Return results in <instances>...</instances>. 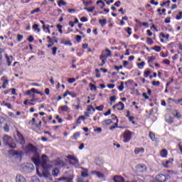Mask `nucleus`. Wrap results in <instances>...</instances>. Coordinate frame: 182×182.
<instances>
[{
    "label": "nucleus",
    "instance_id": "nucleus-1",
    "mask_svg": "<svg viewBox=\"0 0 182 182\" xmlns=\"http://www.w3.org/2000/svg\"><path fill=\"white\" fill-rule=\"evenodd\" d=\"M32 161L36 166L37 168H38V166L41 165V167H43V168H45L46 167L45 164H46L48 161V156H46V155L42 156L43 164H41V159H39V154H36L35 156L32 158Z\"/></svg>",
    "mask_w": 182,
    "mask_h": 182
},
{
    "label": "nucleus",
    "instance_id": "nucleus-2",
    "mask_svg": "<svg viewBox=\"0 0 182 182\" xmlns=\"http://www.w3.org/2000/svg\"><path fill=\"white\" fill-rule=\"evenodd\" d=\"M3 141L6 146H9V147H11V149H15L16 147V144L14 143V139L8 135L4 136Z\"/></svg>",
    "mask_w": 182,
    "mask_h": 182
},
{
    "label": "nucleus",
    "instance_id": "nucleus-3",
    "mask_svg": "<svg viewBox=\"0 0 182 182\" xmlns=\"http://www.w3.org/2000/svg\"><path fill=\"white\" fill-rule=\"evenodd\" d=\"M132 136L133 133L129 130L125 131L123 133L124 143H129V140H132Z\"/></svg>",
    "mask_w": 182,
    "mask_h": 182
},
{
    "label": "nucleus",
    "instance_id": "nucleus-4",
    "mask_svg": "<svg viewBox=\"0 0 182 182\" xmlns=\"http://www.w3.org/2000/svg\"><path fill=\"white\" fill-rule=\"evenodd\" d=\"M67 159H69L70 164L73 166H77L79 164V159L73 155H68L65 156Z\"/></svg>",
    "mask_w": 182,
    "mask_h": 182
},
{
    "label": "nucleus",
    "instance_id": "nucleus-5",
    "mask_svg": "<svg viewBox=\"0 0 182 182\" xmlns=\"http://www.w3.org/2000/svg\"><path fill=\"white\" fill-rule=\"evenodd\" d=\"M135 168L136 173H146L147 171V166L144 164H138Z\"/></svg>",
    "mask_w": 182,
    "mask_h": 182
},
{
    "label": "nucleus",
    "instance_id": "nucleus-6",
    "mask_svg": "<svg viewBox=\"0 0 182 182\" xmlns=\"http://www.w3.org/2000/svg\"><path fill=\"white\" fill-rule=\"evenodd\" d=\"M15 139L17 141V143H19L20 144H25V139L23 138V136H22V134L18 131L17 135L15 136Z\"/></svg>",
    "mask_w": 182,
    "mask_h": 182
},
{
    "label": "nucleus",
    "instance_id": "nucleus-7",
    "mask_svg": "<svg viewBox=\"0 0 182 182\" xmlns=\"http://www.w3.org/2000/svg\"><path fill=\"white\" fill-rule=\"evenodd\" d=\"M23 171H26V173H31V171L35 169V167L33 166V164L28 163L23 166Z\"/></svg>",
    "mask_w": 182,
    "mask_h": 182
},
{
    "label": "nucleus",
    "instance_id": "nucleus-8",
    "mask_svg": "<svg viewBox=\"0 0 182 182\" xmlns=\"http://www.w3.org/2000/svg\"><path fill=\"white\" fill-rule=\"evenodd\" d=\"M156 181L159 182H166L167 181V177L164 174H159L156 176Z\"/></svg>",
    "mask_w": 182,
    "mask_h": 182
},
{
    "label": "nucleus",
    "instance_id": "nucleus-9",
    "mask_svg": "<svg viewBox=\"0 0 182 182\" xmlns=\"http://www.w3.org/2000/svg\"><path fill=\"white\" fill-rule=\"evenodd\" d=\"M92 174L93 176H96L97 177H98V178H102V180H105V175L101 172L92 171Z\"/></svg>",
    "mask_w": 182,
    "mask_h": 182
},
{
    "label": "nucleus",
    "instance_id": "nucleus-10",
    "mask_svg": "<svg viewBox=\"0 0 182 182\" xmlns=\"http://www.w3.org/2000/svg\"><path fill=\"white\" fill-rule=\"evenodd\" d=\"M16 182H26V178L24 176L18 174L16 176Z\"/></svg>",
    "mask_w": 182,
    "mask_h": 182
},
{
    "label": "nucleus",
    "instance_id": "nucleus-11",
    "mask_svg": "<svg viewBox=\"0 0 182 182\" xmlns=\"http://www.w3.org/2000/svg\"><path fill=\"white\" fill-rule=\"evenodd\" d=\"M74 177H75V176L70 175L68 177L60 178L59 180H63V181H65V182H73Z\"/></svg>",
    "mask_w": 182,
    "mask_h": 182
},
{
    "label": "nucleus",
    "instance_id": "nucleus-12",
    "mask_svg": "<svg viewBox=\"0 0 182 182\" xmlns=\"http://www.w3.org/2000/svg\"><path fill=\"white\" fill-rule=\"evenodd\" d=\"M1 81L3 82V85L1 87L0 86V89H2V88L6 89V86H8V83H9L8 80L6 79V77H1Z\"/></svg>",
    "mask_w": 182,
    "mask_h": 182
},
{
    "label": "nucleus",
    "instance_id": "nucleus-13",
    "mask_svg": "<svg viewBox=\"0 0 182 182\" xmlns=\"http://www.w3.org/2000/svg\"><path fill=\"white\" fill-rule=\"evenodd\" d=\"M114 108L117 107L118 110H124V104L122 102H119L117 105L113 107Z\"/></svg>",
    "mask_w": 182,
    "mask_h": 182
},
{
    "label": "nucleus",
    "instance_id": "nucleus-14",
    "mask_svg": "<svg viewBox=\"0 0 182 182\" xmlns=\"http://www.w3.org/2000/svg\"><path fill=\"white\" fill-rule=\"evenodd\" d=\"M41 177H44V178H50V177H52V176L50 175V173H49V171H43V174H42Z\"/></svg>",
    "mask_w": 182,
    "mask_h": 182
},
{
    "label": "nucleus",
    "instance_id": "nucleus-15",
    "mask_svg": "<svg viewBox=\"0 0 182 182\" xmlns=\"http://www.w3.org/2000/svg\"><path fill=\"white\" fill-rule=\"evenodd\" d=\"M144 153V148H136L134 149L135 154H141Z\"/></svg>",
    "mask_w": 182,
    "mask_h": 182
},
{
    "label": "nucleus",
    "instance_id": "nucleus-16",
    "mask_svg": "<svg viewBox=\"0 0 182 182\" xmlns=\"http://www.w3.org/2000/svg\"><path fill=\"white\" fill-rule=\"evenodd\" d=\"M28 151H31L32 153H36V147H35L32 144H29L28 146Z\"/></svg>",
    "mask_w": 182,
    "mask_h": 182
},
{
    "label": "nucleus",
    "instance_id": "nucleus-17",
    "mask_svg": "<svg viewBox=\"0 0 182 182\" xmlns=\"http://www.w3.org/2000/svg\"><path fill=\"white\" fill-rule=\"evenodd\" d=\"M6 58L7 60L8 66H11L12 60H14V58L12 56L9 57L8 55H6Z\"/></svg>",
    "mask_w": 182,
    "mask_h": 182
},
{
    "label": "nucleus",
    "instance_id": "nucleus-18",
    "mask_svg": "<svg viewBox=\"0 0 182 182\" xmlns=\"http://www.w3.org/2000/svg\"><path fill=\"white\" fill-rule=\"evenodd\" d=\"M52 174L54 177H58V174H59V169L58 168H55L53 170Z\"/></svg>",
    "mask_w": 182,
    "mask_h": 182
},
{
    "label": "nucleus",
    "instance_id": "nucleus-19",
    "mask_svg": "<svg viewBox=\"0 0 182 182\" xmlns=\"http://www.w3.org/2000/svg\"><path fill=\"white\" fill-rule=\"evenodd\" d=\"M81 176H82V177H88L89 173H87V170L83 169L81 172Z\"/></svg>",
    "mask_w": 182,
    "mask_h": 182
},
{
    "label": "nucleus",
    "instance_id": "nucleus-20",
    "mask_svg": "<svg viewBox=\"0 0 182 182\" xmlns=\"http://www.w3.org/2000/svg\"><path fill=\"white\" fill-rule=\"evenodd\" d=\"M103 126H109L112 124V119H107L102 122Z\"/></svg>",
    "mask_w": 182,
    "mask_h": 182
},
{
    "label": "nucleus",
    "instance_id": "nucleus-21",
    "mask_svg": "<svg viewBox=\"0 0 182 182\" xmlns=\"http://www.w3.org/2000/svg\"><path fill=\"white\" fill-rule=\"evenodd\" d=\"M99 23H100L101 26H105V25L107 23V20H106V18L100 19L99 21Z\"/></svg>",
    "mask_w": 182,
    "mask_h": 182
},
{
    "label": "nucleus",
    "instance_id": "nucleus-22",
    "mask_svg": "<svg viewBox=\"0 0 182 182\" xmlns=\"http://www.w3.org/2000/svg\"><path fill=\"white\" fill-rule=\"evenodd\" d=\"M53 39L54 42H53L52 44L48 45V48H52V46H53V45H55V43H58V38H56V37H53Z\"/></svg>",
    "mask_w": 182,
    "mask_h": 182
},
{
    "label": "nucleus",
    "instance_id": "nucleus-23",
    "mask_svg": "<svg viewBox=\"0 0 182 182\" xmlns=\"http://www.w3.org/2000/svg\"><path fill=\"white\" fill-rule=\"evenodd\" d=\"M149 137L152 140V141H156V135H154V133L149 132Z\"/></svg>",
    "mask_w": 182,
    "mask_h": 182
},
{
    "label": "nucleus",
    "instance_id": "nucleus-24",
    "mask_svg": "<svg viewBox=\"0 0 182 182\" xmlns=\"http://www.w3.org/2000/svg\"><path fill=\"white\" fill-rule=\"evenodd\" d=\"M31 92H32L33 93H36L37 95H41V96H43V93H42L39 91H37L36 89H35V88H32L31 90Z\"/></svg>",
    "mask_w": 182,
    "mask_h": 182
},
{
    "label": "nucleus",
    "instance_id": "nucleus-25",
    "mask_svg": "<svg viewBox=\"0 0 182 182\" xmlns=\"http://www.w3.org/2000/svg\"><path fill=\"white\" fill-rule=\"evenodd\" d=\"M161 157H167V151L166 149H162L161 151Z\"/></svg>",
    "mask_w": 182,
    "mask_h": 182
},
{
    "label": "nucleus",
    "instance_id": "nucleus-26",
    "mask_svg": "<svg viewBox=\"0 0 182 182\" xmlns=\"http://www.w3.org/2000/svg\"><path fill=\"white\" fill-rule=\"evenodd\" d=\"M105 53H107L105 55L106 58H110V56H112V51H110V50H109L108 48L105 50Z\"/></svg>",
    "mask_w": 182,
    "mask_h": 182
},
{
    "label": "nucleus",
    "instance_id": "nucleus-27",
    "mask_svg": "<svg viewBox=\"0 0 182 182\" xmlns=\"http://www.w3.org/2000/svg\"><path fill=\"white\" fill-rule=\"evenodd\" d=\"M33 29H34V31H37L38 32H41V28H39V25L38 24H34L33 26Z\"/></svg>",
    "mask_w": 182,
    "mask_h": 182
},
{
    "label": "nucleus",
    "instance_id": "nucleus-28",
    "mask_svg": "<svg viewBox=\"0 0 182 182\" xmlns=\"http://www.w3.org/2000/svg\"><path fill=\"white\" fill-rule=\"evenodd\" d=\"M67 5V3L63 0H60L58 2V6H63Z\"/></svg>",
    "mask_w": 182,
    "mask_h": 182
},
{
    "label": "nucleus",
    "instance_id": "nucleus-29",
    "mask_svg": "<svg viewBox=\"0 0 182 182\" xmlns=\"http://www.w3.org/2000/svg\"><path fill=\"white\" fill-rule=\"evenodd\" d=\"M9 153H11L14 157H19V156H21L19 154H18V152L15 151H9Z\"/></svg>",
    "mask_w": 182,
    "mask_h": 182
},
{
    "label": "nucleus",
    "instance_id": "nucleus-30",
    "mask_svg": "<svg viewBox=\"0 0 182 182\" xmlns=\"http://www.w3.org/2000/svg\"><path fill=\"white\" fill-rule=\"evenodd\" d=\"M118 89L120 92H123V89H124V82H121V85L119 86Z\"/></svg>",
    "mask_w": 182,
    "mask_h": 182
},
{
    "label": "nucleus",
    "instance_id": "nucleus-31",
    "mask_svg": "<svg viewBox=\"0 0 182 182\" xmlns=\"http://www.w3.org/2000/svg\"><path fill=\"white\" fill-rule=\"evenodd\" d=\"M4 130L6 133H9V125L6 124L4 127Z\"/></svg>",
    "mask_w": 182,
    "mask_h": 182
},
{
    "label": "nucleus",
    "instance_id": "nucleus-32",
    "mask_svg": "<svg viewBox=\"0 0 182 182\" xmlns=\"http://www.w3.org/2000/svg\"><path fill=\"white\" fill-rule=\"evenodd\" d=\"M160 36H161V38H164L165 39H168V38H170V35H168V34L166 35L163 33H160Z\"/></svg>",
    "mask_w": 182,
    "mask_h": 182
},
{
    "label": "nucleus",
    "instance_id": "nucleus-33",
    "mask_svg": "<svg viewBox=\"0 0 182 182\" xmlns=\"http://www.w3.org/2000/svg\"><path fill=\"white\" fill-rule=\"evenodd\" d=\"M61 110L63 112H68L69 110V107L66 105L61 106Z\"/></svg>",
    "mask_w": 182,
    "mask_h": 182
},
{
    "label": "nucleus",
    "instance_id": "nucleus-34",
    "mask_svg": "<svg viewBox=\"0 0 182 182\" xmlns=\"http://www.w3.org/2000/svg\"><path fill=\"white\" fill-rule=\"evenodd\" d=\"M154 50H155L156 52H160V50H161V47L158 46H155L153 48Z\"/></svg>",
    "mask_w": 182,
    "mask_h": 182
},
{
    "label": "nucleus",
    "instance_id": "nucleus-35",
    "mask_svg": "<svg viewBox=\"0 0 182 182\" xmlns=\"http://www.w3.org/2000/svg\"><path fill=\"white\" fill-rule=\"evenodd\" d=\"M84 9H85V11H87V12H93V11H95V6H92L90 9H87V8H84Z\"/></svg>",
    "mask_w": 182,
    "mask_h": 182
},
{
    "label": "nucleus",
    "instance_id": "nucleus-36",
    "mask_svg": "<svg viewBox=\"0 0 182 182\" xmlns=\"http://www.w3.org/2000/svg\"><path fill=\"white\" fill-rule=\"evenodd\" d=\"M80 136V134H79L78 132H76L74 134L73 137L75 140H77V139H79Z\"/></svg>",
    "mask_w": 182,
    "mask_h": 182
},
{
    "label": "nucleus",
    "instance_id": "nucleus-37",
    "mask_svg": "<svg viewBox=\"0 0 182 182\" xmlns=\"http://www.w3.org/2000/svg\"><path fill=\"white\" fill-rule=\"evenodd\" d=\"M90 90H97V87L95 85H93V84H92V83H90Z\"/></svg>",
    "mask_w": 182,
    "mask_h": 182
},
{
    "label": "nucleus",
    "instance_id": "nucleus-38",
    "mask_svg": "<svg viewBox=\"0 0 182 182\" xmlns=\"http://www.w3.org/2000/svg\"><path fill=\"white\" fill-rule=\"evenodd\" d=\"M154 60H156V57L151 56L149 58L148 62H149V63H151V62H153Z\"/></svg>",
    "mask_w": 182,
    "mask_h": 182
},
{
    "label": "nucleus",
    "instance_id": "nucleus-39",
    "mask_svg": "<svg viewBox=\"0 0 182 182\" xmlns=\"http://www.w3.org/2000/svg\"><path fill=\"white\" fill-rule=\"evenodd\" d=\"M144 65H146V63H144V61L138 64L139 68V69H143V66H144Z\"/></svg>",
    "mask_w": 182,
    "mask_h": 182
},
{
    "label": "nucleus",
    "instance_id": "nucleus-40",
    "mask_svg": "<svg viewBox=\"0 0 182 182\" xmlns=\"http://www.w3.org/2000/svg\"><path fill=\"white\" fill-rule=\"evenodd\" d=\"M17 39L18 42H21V41H22L23 39V36L21 35V34H18L17 35Z\"/></svg>",
    "mask_w": 182,
    "mask_h": 182
},
{
    "label": "nucleus",
    "instance_id": "nucleus-41",
    "mask_svg": "<svg viewBox=\"0 0 182 182\" xmlns=\"http://www.w3.org/2000/svg\"><path fill=\"white\" fill-rule=\"evenodd\" d=\"M150 73H151V72L150 71V70H148L144 72V76L145 77H149V75H150Z\"/></svg>",
    "mask_w": 182,
    "mask_h": 182
},
{
    "label": "nucleus",
    "instance_id": "nucleus-42",
    "mask_svg": "<svg viewBox=\"0 0 182 182\" xmlns=\"http://www.w3.org/2000/svg\"><path fill=\"white\" fill-rule=\"evenodd\" d=\"M146 41H147L148 45H153V43H154L153 40L150 38H148Z\"/></svg>",
    "mask_w": 182,
    "mask_h": 182
},
{
    "label": "nucleus",
    "instance_id": "nucleus-43",
    "mask_svg": "<svg viewBox=\"0 0 182 182\" xmlns=\"http://www.w3.org/2000/svg\"><path fill=\"white\" fill-rule=\"evenodd\" d=\"M152 85L153 86H160V82L159 81H153Z\"/></svg>",
    "mask_w": 182,
    "mask_h": 182
},
{
    "label": "nucleus",
    "instance_id": "nucleus-44",
    "mask_svg": "<svg viewBox=\"0 0 182 182\" xmlns=\"http://www.w3.org/2000/svg\"><path fill=\"white\" fill-rule=\"evenodd\" d=\"M52 53H53V55L55 56V55H56V52H57V50H58V48L57 47H53V48H52Z\"/></svg>",
    "mask_w": 182,
    "mask_h": 182
},
{
    "label": "nucleus",
    "instance_id": "nucleus-45",
    "mask_svg": "<svg viewBox=\"0 0 182 182\" xmlns=\"http://www.w3.org/2000/svg\"><path fill=\"white\" fill-rule=\"evenodd\" d=\"M57 164L58 166H65V163L63 161H58Z\"/></svg>",
    "mask_w": 182,
    "mask_h": 182
},
{
    "label": "nucleus",
    "instance_id": "nucleus-46",
    "mask_svg": "<svg viewBox=\"0 0 182 182\" xmlns=\"http://www.w3.org/2000/svg\"><path fill=\"white\" fill-rule=\"evenodd\" d=\"M5 122V118L0 117V127L2 126V124Z\"/></svg>",
    "mask_w": 182,
    "mask_h": 182
},
{
    "label": "nucleus",
    "instance_id": "nucleus-47",
    "mask_svg": "<svg viewBox=\"0 0 182 182\" xmlns=\"http://www.w3.org/2000/svg\"><path fill=\"white\" fill-rule=\"evenodd\" d=\"M174 116L175 117H177V119H180V117H181V114H180V113L178 112H175Z\"/></svg>",
    "mask_w": 182,
    "mask_h": 182
},
{
    "label": "nucleus",
    "instance_id": "nucleus-48",
    "mask_svg": "<svg viewBox=\"0 0 182 182\" xmlns=\"http://www.w3.org/2000/svg\"><path fill=\"white\" fill-rule=\"evenodd\" d=\"M76 82V79L75 78H69L68 79V83H75Z\"/></svg>",
    "mask_w": 182,
    "mask_h": 182
},
{
    "label": "nucleus",
    "instance_id": "nucleus-49",
    "mask_svg": "<svg viewBox=\"0 0 182 182\" xmlns=\"http://www.w3.org/2000/svg\"><path fill=\"white\" fill-rule=\"evenodd\" d=\"M57 28H58V31H59V32H60V33H63V31H62V28H63V26H61V25H57Z\"/></svg>",
    "mask_w": 182,
    "mask_h": 182
},
{
    "label": "nucleus",
    "instance_id": "nucleus-50",
    "mask_svg": "<svg viewBox=\"0 0 182 182\" xmlns=\"http://www.w3.org/2000/svg\"><path fill=\"white\" fill-rule=\"evenodd\" d=\"M181 18H182V12L179 11L178 15L176 16V19H178V20L181 19Z\"/></svg>",
    "mask_w": 182,
    "mask_h": 182
},
{
    "label": "nucleus",
    "instance_id": "nucleus-51",
    "mask_svg": "<svg viewBox=\"0 0 182 182\" xmlns=\"http://www.w3.org/2000/svg\"><path fill=\"white\" fill-rule=\"evenodd\" d=\"M36 12H41V9L39 8L34 9L31 12V14H36Z\"/></svg>",
    "mask_w": 182,
    "mask_h": 182
},
{
    "label": "nucleus",
    "instance_id": "nucleus-52",
    "mask_svg": "<svg viewBox=\"0 0 182 182\" xmlns=\"http://www.w3.org/2000/svg\"><path fill=\"white\" fill-rule=\"evenodd\" d=\"M30 102H38V103H41V101L38 98H33L30 100Z\"/></svg>",
    "mask_w": 182,
    "mask_h": 182
},
{
    "label": "nucleus",
    "instance_id": "nucleus-53",
    "mask_svg": "<svg viewBox=\"0 0 182 182\" xmlns=\"http://www.w3.org/2000/svg\"><path fill=\"white\" fill-rule=\"evenodd\" d=\"M107 87H109V89H114V84H108Z\"/></svg>",
    "mask_w": 182,
    "mask_h": 182
},
{
    "label": "nucleus",
    "instance_id": "nucleus-54",
    "mask_svg": "<svg viewBox=\"0 0 182 182\" xmlns=\"http://www.w3.org/2000/svg\"><path fill=\"white\" fill-rule=\"evenodd\" d=\"M105 107H103V105L99 106V107H96L97 110H100L102 111L103 110Z\"/></svg>",
    "mask_w": 182,
    "mask_h": 182
},
{
    "label": "nucleus",
    "instance_id": "nucleus-55",
    "mask_svg": "<svg viewBox=\"0 0 182 182\" xmlns=\"http://www.w3.org/2000/svg\"><path fill=\"white\" fill-rule=\"evenodd\" d=\"M170 0L167 1L166 2H164L162 4H161V6H164V5H170Z\"/></svg>",
    "mask_w": 182,
    "mask_h": 182
},
{
    "label": "nucleus",
    "instance_id": "nucleus-56",
    "mask_svg": "<svg viewBox=\"0 0 182 182\" xmlns=\"http://www.w3.org/2000/svg\"><path fill=\"white\" fill-rule=\"evenodd\" d=\"M81 22H87V18L86 17H82L80 18Z\"/></svg>",
    "mask_w": 182,
    "mask_h": 182
},
{
    "label": "nucleus",
    "instance_id": "nucleus-57",
    "mask_svg": "<svg viewBox=\"0 0 182 182\" xmlns=\"http://www.w3.org/2000/svg\"><path fill=\"white\" fill-rule=\"evenodd\" d=\"M28 42H33V36H30L28 38Z\"/></svg>",
    "mask_w": 182,
    "mask_h": 182
},
{
    "label": "nucleus",
    "instance_id": "nucleus-58",
    "mask_svg": "<svg viewBox=\"0 0 182 182\" xmlns=\"http://www.w3.org/2000/svg\"><path fill=\"white\" fill-rule=\"evenodd\" d=\"M120 4H122V2H120V1H117V2L114 3V6H120Z\"/></svg>",
    "mask_w": 182,
    "mask_h": 182
},
{
    "label": "nucleus",
    "instance_id": "nucleus-59",
    "mask_svg": "<svg viewBox=\"0 0 182 182\" xmlns=\"http://www.w3.org/2000/svg\"><path fill=\"white\" fill-rule=\"evenodd\" d=\"M82 39V36H76V41L77 42H80V40Z\"/></svg>",
    "mask_w": 182,
    "mask_h": 182
},
{
    "label": "nucleus",
    "instance_id": "nucleus-60",
    "mask_svg": "<svg viewBox=\"0 0 182 182\" xmlns=\"http://www.w3.org/2000/svg\"><path fill=\"white\" fill-rule=\"evenodd\" d=\"M5 106H6L8 109H12V105L10 103H6Z\"/></svg>",
    "mask_w": 182,
    "mask_h": 182
},
{
    "label": "nucleus",
    "instance_id": "nucleus-61",
    "mask_svg": "<svg viewBox=\"0 0 182 182\" xmlns=\"http://www.w3.org/2000/svg\"><path fill=\"white\" fill-rule=\"evenodd\" d=\"M142 96H143V97H144V99H149V96H147V93H146V92H144L143 94H142Z\"/></svg>",
    "mask_w": 182,
    "mask_h": 182
},
{
    "label": "nucleus",
    "instance_id": "nucleus-62",
    "mask_svg": "<svg viewBox=\"0 0 182 182\" xmlns=\"http://www.w3.org/2000/svg\"><path fill=\"white\" fill-rule=\"evenodd\" d=\"M110 101L111 102H115L116 101V97L115 96H112L110 97Z\"/></svg>",
    "mask_w": 182,
    "mask_h": 182
},
{
    "label": "nucleus",
    "instance_id": "nucleus-63",
    "mask_svg": "<svg viewBox=\"0 0 182 182\" xmlns=\"http://www.w3.org/2000/svg\"><path fill=\"white\" fill-rule=\"evenodd\" d=\"M164 63H165L166 65H170V60H164Z\"/></svg>",
    "mask_w": 182,
    "mask_h": 182
},
{
    "label": "nucleus",
    "instance_id": "nucleus-64",
    "mask_svg": "<svg viewBox=\"0 0 182 182\" xmlns=\"http://www.w3.org/2000/svg\"><path fill=\"white\" fill-rule=\"evenodd\" d=\"M32 182H39V179L34 178L33 179H32Z\"/></svg>",
    "mask_w": 182,
    "mask_h": 182
}]
</instances>
